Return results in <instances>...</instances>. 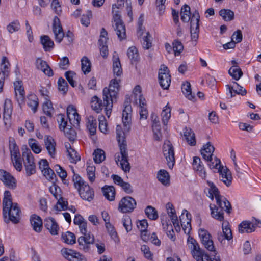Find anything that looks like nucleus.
<instances>
[{
    "instance_id": "f257e3e1",
    "label": "nucleus",
    "mask_w": 261,
    "mask_h": 261,
    "mask_svg": "<svg viewBox=\"0 0 261 261\" xmlns=\"http://www.w3.org/2000/svg\"><path fill=\"white\" fill-rule=\"evenodd\" d=\"M121 127L120 125L116 127L117 139L119 144L121 156L118 155L116 157V162L118 164L120 162V165L121 169L125 172H129L130 169V165L128 160V153L127 151L126 144L125 143V140L124 138V132L121 131Z\"/></svg>"
},
{
    "instance_id": "f03ea898",
    "label": "nucleus",
    "mask_w": 261,
    "mask_h": 261,
    "mask_svg": "<svg viewBox=\"0 0 261 261\" xmlns=\"http://www.w3.org/2000/svg\"><path fill=\"white\" fill-rule=\"evenodd\" d=\"M216 200L218 206L215 204H210L211 215L215 219L219 221H223L224 219L223 211H225L228 214L230 213L231 204L226 198L221 196L219 197H217Z\"/></svg>"
},
{
    "instance_id": "7ed1b4c3",
    "label": "nucleus",
    "mask_w": 261,
    "mask_h": 261,
    "mask_svg": "<svg viewBox=\"0 0 261 261\" xmlns=\"http://www.w3.org/2000/svg\"><path fill=\"white\" fill-rule=\"evenodd\" d=\"M3 215L6 223L11 221L16 224V203L12 202L11 193L8 191L4 192L3 200Z\"/></svg>"
},
{
    "instance_id": "20e7f679",
    "label": "nucleus",
    "mask_w": 261,
    "mask_h": 261,
    "mask_svg": "<svg viewBox=\"0 0 261 261\" xmlns=\"http://www.w3.org/2000/svg\"><path fill=\"white\" fill-rule=\"evenodd\" d=\"M74 185L78 189L79 195L81 197L88 201H91L94 196V191L88 184L82 179L78 174H74L72 178Z\"/></svg>"
},
{
    "instance_id": "39448f33",
    "label": "nucleus",
    "mask_w": 261,
    "mask_h": 261,
    "mask_svg": "<svg viewBox=\"0 0 261 261\" xmlns=\"http://www.w3.org/2000/svg\"><path fill=\"white\" fill-rule=\"evenodd\" d=\"M79 227L80 232L84 235L78 238L79 248L85 252H88L90 249V245L94 243V236L87 233L86 221L79 225Z\"/></svg>"
},
{
    "instance_id": "423d86ee",
    "label": "nucleus",
    "mask_w": 261,
    "mask_h": 261,
    "mask_svg": "<svg viewBox=\"0 0 261 261\" xmlns=\"http://www.w3.org/2000/svg\"><path fill=\"white\" fill-rule=\"evenodd\" d=\"M102 98L103 100L97 96L92 97L91 100V108L97 113L100 112L104 108L106 115L109 117L111 113L113 102L108 98H104V95H103Z\"/></svg>"
},
{
    "instance_id": "0eeeda50",
    "label": "nucleus",
    "mask_w": 261,
    "mask_h": 261,
    "mask_svg": "<svg viewBox=\"0 0 261 261\" xmlns=\"http://www.w3.org/2000/svg\"><path fill=\"white\" fill-rule=\"evenodd\" d=\"M53 31L55 35V41L60 43L64 37L67 38L68 42L71 43L73 40L74 35L72 32L68 31L65 35L59 18L55 16L53 23Z\"/></svg>"
},
{
    "instance_id": "6e6552de",
    "label": "nucleus",
    "mask_w": 261,
    "mask_h": 261,
    "mask_svg": "<svg viewBox=\"0 0 261 261\" xmlns=\"http://www.w3.org/2000/svg\"><path fill=\"white\" fill-rule=\"evenodd\" d=\"M118 4H113L112 6V13L113 14V19L114 22V28L116 32L118 38L122 40L126 38L125 27L120 19L119 11L116 9H119Z\"/></svg>"
},
{
    "instance_id": "1a4fd4ad",
    "label": "nucleus",
    "mask_w": 261,
    "mask_h": 261,
    "mask_svg": "<svg viewBox=\"0 0 261 261\" xmlns=\"http://www.w3.org/2000/svg\"><path fill=\"white\" fill-rule=\"evenodd\" d=\"M211 168L218 169L219 178L227 187L229 186L232 182V176L229 170L227 168H224L220 165V160L215 157V160L212 164H209Z\"/></svg>"
},
{
    "instance_id": "9d476101",
    "label": "nucleus",
    "mask_w": 261,
    "mask_h": 261,
    "mask_svg": "<svg viewBox=\"0 0 261 261\" xmlns=\"http://www.w3.org/2000/svg\"><path fill=\"white\" fill-rule=\"evenodd\" d=\"M120 79H114L111 80L108 87L103 89L104 98H109L113 102L116 101L120 88Z\"/></svg>"
},
{
    "instance_id": "9b49d317",
    "label": "nucleus",
    "mask_w": 261,
    "mask_h": 261,
    "mask_svg": "<svg viewBox=\"0 0 261 261\" xmlns=\"http://www.w3.org/2000/svg\"><path fill=\"white\" fill-rule=\"evenodd\" d=\"M187 245L193 257L196 261L202 260V258L206 254L204 253V251L200 248L196 240L189 236L187 239Z\"/></svg>"
},
{
    "instance_id": "f8f14e48",
    "label": "nucleus",
    "mask_w": 261,
    "mask_h": 261,
    "mask_svg": "<svg viewBox=\"0 0 261 261\" xmlns=\"http://www.w3.org/2000/svg\"><path fill=\"white\" fill-rule=\"evenodd\" d=\"M49 192L58 200L55 208L57 211L65 210L67 208V202L64 201L61 196L62 191L61 188L56 184L53 183L49 188Z\"/></svg>"
},
{
    "instance_id": "ddd939ff",
    "label": "nucleus",
    "mask_w": 261,
    "mask_h": 261,
    "mask_svg": "<svg viewBox=\"0 0 261 261\" xmlns=\"http://www.w3.org/2000/svg\"><path fill=\"white\" fill-rule=\"evenodd\" d=\"M163 152L168 167L172 169L175 163L174 149L170 141H167L163 146Z\"/></svg>"
},
{
    "instance_id": "4468645a",
    "label": "nucleus",
    "mask_w": 261,
    "mask_h": 261,
    "mask_svg": "<svg viewBox=\"0 0 261 261\" xmlns=\"http://www.w3.org/2000/svg\"><path fill=\"white\" fill-rule=\"evenodd\" d=\"M198 234L201 243L205 248L213 254H216L212 236L208 231L204 229L200 228L199 229Z\"/></svg>"
},
{
    "instance_id": "2eb2a0df",
    "label": "nucleus",
    "mask_w": 261,
    "mask_h": 261,
    "mask_svg": "<svg viewBox=\"0 0 261 261\" xmlns=\"http://www.w3.org/2000/svg\"><path fill=\"white\" fill-rule=\"evenodd\" d=\"M200 15L197 10H195L192 14L190 22L191 37L192 40L197 41L199 34Z\"/></svg>"
},
{
    "instance_id": "dca6fc26",
    "label": "nucleus",
    "mask_w": 261,
    "mask_h": 261,
    "mask_svg": "<svg viewBox=\"0 0 261 261\" xmlns=\"http://www.w3.org/2000/svg\"><path fill=\"white\" fill-rule=\"evenodd\" d=\"M159 81L160 86L164 89H167L170 85L171 75L168 67L165 65H162L159 71Z\"/></svg>"
},
{
    "instance_id": "f3484780",
    "label": "nucleus",
    "mask_w": 261,
    "mask_h": 261,
    "mask_svg": "<svg viewBox=\"0 0 261 261\" xmlns=\"http://www.w3.org/2000/svg\"><path fill=\"white\" fill-rule=\"evenodd\" d=\"M136 200L130 196H125L121 199L118 209L122 213L132 212L136 206Z\"/></svg>"
},
{
    "instance_id": "a211bd4d",
    "label": "nucleus",
    "mask_w": 261,
    "mask_h": 261,
    "mask_svg": "<svg viewBox=\"0 0 261 261\" xmlns=\"http://www.w3.org/2000/svg\"><path fill=\"white\" fill-rule=\"evenodd\" d=\"M61 253L68 261H87L84 255L74 250L64 248L61 249Z\"/></svg>"
},
{
    "instance_id": "6ab92c4d",
    "label": "nucleus",
    "mask_w": 261,
    "mask_h": 261,
    "mask_svg": "<svg viewBox=\"0 0 261 261\" xmlns=\"http://www.w3.org/2000/svg\"><path fill=\"white\" fill-rule=\"evenodd\" d=\"M124 106L122 117L123 129L125 132H129L130 129L132 109L130 103L128 101L125 102Z\"/></svg>"
},
{
    "instance_id": "aec40b11",
    "label": "nucleus",
    "mask_w": 261,
    "mask_h": 261,
    "mask_svg": "<svg viewBox=\"0 0 261 261\" xmlns=\"http://www.w3.org/2000/svg\"><path fill=\"white\" fill-rule=\"evenodd\" d=\"M12 111L13 107L11 100L8 99H6L4 105L3 120L6 127L10 126L11 125Z\"/></svg>"
},
{
    "instance_id": "412c9836",
    "label": "nucleus",
    "mask_w": 261,
    "mask_h": 261,
    "mask_svg": "<svg viewBox=\"0 0 261 261\" xmlns=\"http://www.w3.org/2000/svg\"><path fill=\"white\" fill-rule=\"evenodd\" d=\"M222 227V232L217 233V239L221 244H223L225 240H230L232 239V233L228 222H223Z\"/></svg>"
},
{
    "instance_id": "4be33fe9",
    "label": "nucleus",
    "mask_w": 261,
    "mask_h": 261,
    "mask_svg": "<svg viewBox=\"0 0 261 261\" xmlns=\"http://www.w3.org/2000/svg\"><path fill=\"white\" fill-rule=\"evenodd\" d=\"M179 218L183 231L185 233L189 234L191 230V214L186 210H184Z\"/></svg>"
},
{
    "instance_id": "5701e85b",
    "label": "nucleus",
    "mask_w": 261,
    "mask_h": 261,
    "mask_svg": "<svg viewBox=\"0 0 261 261\" xmlns=\"http://www.w3.org/2000/svg\"><path fill=\"white\" fill-rule=\"evenodd\" d=\"M0 180L9 188L15 187V179L9 172L3 169H0Z\"/></svg>"
},
{
    "instance_id": "b1692460",
    "label": "nucleus",
    "mask_w": 261,
    "mask_h": 261,
    "mask_svg": "<svg viewBox=\"0 0 261 261\" xmlns=\"http://www.w3.org/2000/svg\"><path fill=\"white\" fill-rule=\"evenodd\" d=\"M44 141L45 148L47 150L48 154L51 158H54L56 154V143L54 139L51 136L46 135L45 136Z\"/></svg>"
},
{
    "instance_id": "393cba45",
    "label": "nucleus",
    "mask_w": 261,
    "mask_h": 261,
    "mask_svg": "<svg viewBox=\"0 0 261 261\" xmlns=\"http://www.w3.org/2000/svg\"><path fill=\"white\" fill-rule=\"evenodd\" d=\"M226 88L229 90L231 98L235 96L236 94L245 95L247 93L246 89L236 82H233V85H227Z\"/></svg>"
},
{
    "instance_id": "a878e982",
    "label": "nucleus",
    "mask_w": 261,
    "mask_h": 261,
    "mask_svg": "<svg viewBox=\"0 0 261 261\" xmlns=\"http://www.w3.org/2000/svg\"><path fill=\"white\" fill-rule=\"evenodd\" d=\"M36 68L41 70L45 74L48 76H52L54 73L47 62L40 58H37L36 61Z\"/></svg>"
},
{
    "instance_id": "bb28decb",
    "label": "nucleus",
    "mask_w": 261,
    "mask_h": 261,
    "mask_svg": "<svg viewBox=\"0 0 261 261\" xmlns=\"http://www.w3.org/2000/svg\"><path fill=\"white\" fill-rule=\"evenodd\" d=\"M214 147L210 143L208 142L203 146V148L201 150V154L204 160L207 161H210L212 164L213 162V155L214 151Z\"/></svg>"
},
{
    "instance_id": "cd10ccee",
    "label": "nucleus",
    "mask_w": 261,
    "mask_h": 261,
    "mask_svg": "<svg viewBox=\"0 0 261 261\" xmlns=\"http://www.w3.org/2000/svg\"><path fill=\"white\" fill-rule=\"evenodd\" d=\"M44 226L52 235L58 234L59 226L53 218H46L44 220Z\"/></svg>"
},
{
    "instance_id": "c85d7f7f",
    "label": "nucleus",
    "mask_w": 261,
    "mask_h": 261,
    "mask_svg": "<svg viewBox=\"0 0 261 261\" xmlns=\"http://www.w3.org/2000/svg\"><path fill=\"white\" fill-rule=\"evenodd\" d=\"M193 168L195 170L200 176L202 178H204L206 177L205 171L204 170L203 165L200 158L195 156L193 158Z\"/></svg>"
},
{
    "instance_id": "c756f323",
    "label": "nucleus",
    "mask_w": 261,
    "mask_h": 261,
    "mask_svg": "<svg viewBox=\"0 0 261 261\" xmlns=\"http://www.w3.org/2000/svg\"><path fill=\"white\" fill-rule=\"evenodd\" d=\"M65 147L68 153V156L70 162L73 164H76L78 161H80L81 157L77 152L72 148L69 143L65 144Z\"/></svg>"
},
{
    "instance_id": "7c9ffc66",
    "label": "nucleus",
    "mask_w": 261,
    "mask_h": 261,
    "mask_svg": "<svg viewBox=\"0 0 261 261\" xmlns=\"http://www.w3.org/2000/svg\"><path fill=\"white\" fill-rule=\"evenodd\" d=\"M255 226L251 222L244 221L239 225V232L240 233H251L255 231Z\"/></svg>"
},
{
    "instance_id": "2f4dec72",
    "label": "nucleus",
    "mask_w": 261,
    "mask_h": 261,
    "mask_svg": "<svg viewBox=\"0 0 261 261\" xmlns=\"http://www.w3.org/2000/svg\"><path fill=\"white\" fill-rule=\"evenodd\" d=\"M16 144L14 138L9 139V150L13 166L16 169Z\"/></svg>"
},
{
    "instance_id": "473e14b6",
    "label": "nucleus",
    "mask_w": 261,
    "mask_h": 261,
    "mask_svg": "<svg viewBox=\"0 0 261 261\" xmlns=\"http://www.w3.org/2000/svg\"><path fill=\"white\" fill-rule=\"evenodd\" d=\"M31 224L33 229L36 232H40L42 228V221L41 218L36 215H33L30 218Z\"/></svg>"
},
{
    "instance_id": "72a5a7b5",
    "label": "nucleus",
    "mask_w": 261,
    "mask_h": 261,
    "mask_svg": "<svg viewBox=\"0 0 261 261\" xmlns=\"http://www.w3.org/2000/svg\"><path fill=\"white\" fill-rule=\"evenodd\" d=\"M40 41L45 51H50L54 48V43L49 36H42L40 38Z\"/></svg>"
},
{
    "instance_id": "f704fd0d",
    "label": "nucleus",
    "mask_w": 261,
    "mask_h": 261,
    "mask_svg": "<svg viewBox=\"0 0 261 261\" xmlns=\"http://www.w3.org/2000/svg\"><path fill=\"white\" fill-rule=\"evenodd\" d=\"M28 105L34 113H36L39 105V100L35 94L30 93L28 95Z\"/></svg>"
},
{
    "instance_id": "c9c22d12",
    "label": "nucleus",
    "mask_w": 261,
    "mask_h": 261,
    "mask_svg": "<svg viewBox=\"0 0 261 261\" xmlns=\"http://www.w3.org/2000/svg\"><path fill=\"white\" fill-rule=\"evenodd\" d=\"M184 136L188 144L191 146L196 145L195 134L190 128L185 127L184 130Z\"/></svg>"
},
{
    "instance_id": "e433bc0d",
    "label": "nucleus",
    "mask_w": 261,
    "mask_h": 261,
    "mask_svg": "<svg viewBox=\"0 0 261 261\" xmlns=\"http://www.w3.org/2000/svg\"><path fill=\"white\" fill-rule=\"evenodd\" d=\"M190 7L188 5H184L181 9V19L184 22H188L191 21V13Z\"/></svg>"
},
{
    "instance_id": "4c0bfd02",
    "label": "nucleus",
    "mask_w": 261,
    "mask_h": 261,
    "mask_svg": "<svg viewBox=\"0 0 261 261\" xmlns=\"http://www.w3.org/2000/svg\"><path fill=\"white\" fill-rule=\"evenodd\" d=\"M158 180L164 186H168L170 184V176L167 171L161 169L157 174Z\"/></svg>"
},
{
    "instance_id": "58836bf2",
    "label": "nucleus",
    "mask_w": 261,
    "mask_h": 261,
    "mask_svg": "<svg viewBox=\"0 0 261 261\" xmlns=\"http://www.w3.org/2000/svg\"><path fill=\"white\" fill-rule=\"evenodd\" d=\"M138 100L139 103L140 119H146L148 116V111L146 108L145 99L143 97L140 96Z\"/></svg>"
},
{
    "instance_id": "ea45409f",
    "label": "nucleus",
    "mask_w": 261,
    "mask_h": 261,
    "mask_svg": "<svg viewBox=\"0 0 261 261\" xmlns=\"http://www.w3.org/2000/svg\"><path fill=\"white\" fill-rule=\"evenodd\" d=\"M113 70L114 74L118 76H120L122 73V69L118 56H113Z\"/></svg>"
},
{
    "instance_id": "a19ab883",
    "label": "nucleus",
    "mask_w": 261,
    "mask_h": 261,
    "mask_svg": "<svg viewBox=\"0 0 261 261\" xmlns=\"http://www.w3.org/2000/svg\"><path fill=\"white\" fill-rule=\"evenodd\" d=\"M105 197L109 201H113L115 196V190L113 186H105L102 188Z\"/></svg>"
},
{
    "instance_id": "79ce46f5",
    "label": "nucleus",
    "mask_w": 261,
    "mask_h": 261,
    "mask_svg": "<svg viewBox=\"0 0 261 261\" xmlns=\"http://www.w3.org/2000/svg\"><path fill=\"white\" fill-rule=\"evenodd\" d=\"M22 158L24 166L35 164L34 156L29 149H27L22 152Z\"/></svg>"
},
{
    "instance_id": "37998d69",
    "label": "nucleus",
    "mask_w": 261,
    "mask_h": 261,
    "mask_svg": "<svg viewBox=\"0 0 261 261\" xmlns=\"http://www.w3.org/2000/svg\"><path fill=\"white\" fill-rule=\"evenodd\" d=\"M207 184L210 187V189L208 190V197L210 198H211L212 200H213L214 198L215 197L216 199L217 197H219L221 196L219 194L218 189L213 182L207 181Z\"/></svg>"
},
{
    "instance_id": "c03bdc74",
    "label": "nucleus",
    "mask_w": 261,
    "mask_h": 261,
    "mask_svg": "<svg viewBox=\"0 0 261 261\" xmlns=\"http://www.w3.org/2000/svg\"><path fill=\"white\" fill-rule=\"evenodd\" d=\"M81 69L85 74L91 71V63L90 60L86 56H84L81 60Z\"/></svg>"
},
{
    "instance_id": "a18cd8bd",
    "label": "nucleus",
    "mask_w": 261,
    "mask_h": 261,
    "mask_svg": "<svg viewBox=\"0 0 261 261\" xmlns=\"http://www.w3.org/2000/svg\"><path fill=\"white\" fill-rule=\"evenodd\" d=\"M181 90L183 94L188 99L192 100L194 98V96L192 94L191 92V85L189 82H186L182 84Z\"/></svg>"
},
{
    "instance_id": "49530a36",
    "label": "nucleus",
    "mask_w": 261,
    "mask_h": 261,
    "mask_svg": "<svg viewBox=\"0 0 261 261\" xmlns=\"http://www.w3.org/2000/svg\"><path fill=\"white\" fill-rule=\"evenodd\" d=\"M219 15L224 20L227 21L232 20L234 19V12L229 9L221 10L219 11Z\"/></svg>"
},
{
    "instance_id": "de8ad7c7",
    "label": "nucleus",
    "mask_w": 261,
    "mask_h": 261,
    "mask_svg": "<svg viewBox=\"0 0 261 261\" xmlns=\"http://www.w3.org/2000/svg\"><path fill=\"white\" fill-rule=\"evenodd\" d=\"M229 74L236 80H239L243 75L241 69L238 66H233L229 70Z\"/></svg>"
},
{
    "instance_id": "09e8293b",
    "label": "nucleus",
    "mask_w": 261,
    "mask_h": 261,
    "mask_svg": "<svg viewBox=\"0 0 261 261\" xmlns=\"http://www.w3.org/2000/svg\"><path fill=\"white\" fill-rule=\"evenodd\" d=\"M87 129L91 135H94L96 131L97 121L93 117H90L88 119L87 125Z\"/></svg>"
},
{
    "instance_id": "8fccbe9b",
    "label": "nucleus",
    "mask_w": 261,
    "mask_h": 261,
    "mask_svg": "<svg viewBox=\"0 0 261 261\" xmlns=\"http://www.w3.org/2000/svg\"><path fill=\"white\" fill-rule=\"evenodd\" d=\"M90 164L89 162L87 163L86 171L88 179L92 183L95 179V167Z\"/></svg>"
},
{
    "instance_id": "3c124183",
    "label": "nucleus",
    "mask_w": 261,
    "mask_h": 261,
    "mask_svg": "<svg viewBox=\"0 0 261 261\" xmlns=\"http://www.w3.org/2000/svg\"><path fill=\"white\" fill-rule=\"evenodd\" d=\"M28 143L29 146L35 153L38 154L41 152L42 150L41 147L36 139L33 138L29 139Z\"/></svg>"
},
{
    "instance_id": "603ef678",
    "label": "nucleus",
    "mask_w": 261,
    "mask_h": 261,
    "mask_svg": "<svg viewBox=\"0 0 261 261\" xmlns=\"http://www.w3.org/2000/svg\"><path fill=\"white\" fill-rule=\"evenodd\" d=\"M93 159L95 163H100L105 160L106 156L103 150L101 149H97L94 151Z\"/></svg>"
},
{
    "instance_id": "864d4df0",
    "label": "nucleus",
    "mask_w": 261,
    "mask_h": 261,
    "mask_svg": "<svg viewBox=\"0 0 261 261\" xmlns=\"http://www.w3.org/2000/svg\"><path fill=\"white\" fill-rule=\"evenodd\" d=\"M161 116L162 117V122L164 125H166L168 121L171 117V108L167 104L161 113Z\"/></svg>"
},
{
    "instance_id": "5fc2aeb1",
    "label": "nucleus",
    "mask_w": 261,
    "mask_h": 261,
    "mask_svg": "<svg viewBox=\"0 0 261 261\" xmlns=\"http://www.w3.org/2000/svg\"><path fill=\"white\" fill-rule=\"evenodd\" d=\"M166 209L167 211V213L170 217L172 222H175L176 221H177L178 218L176 214L175 210L173 207V205L172 203L168 202L166 204Z\"/></svg>"
},
{
    "instance_id": "6e6d98bb",
    "label": "nucleus",
    "mask_w": 261,
    "mask_h": 261,
    "mask_svg": "<svg viewBox=\"0 0 261 261\" xmlns=\"http://www.w3.org/2000/svg\"><path fill=\"white\" fill-rule=\"evenodd\" d=\"M43 111L44 113L49 117L53 116L54 109L51 102L50 100H46L43 105Z\"/></svg>"
},
{
    "instance_id": "4d7b16f0",
    "label": "nucleus",
    "mask_w": 261,
    "mask_h": 261,
    "mask_svg": "<svg viewBox=\"0 0 261 261\" xmlns=\"http://www.w3.org/2000/svg\"><path fill=\"white\" fill-rule=\"evenodd\" d=\"M63 241L68 244H73L75 243L76 238L74 233L67 231L62 235Z\"/></svg>"
},
{
    "instance_id": "13d9d810",
    "label": "nucleus",
    "mask_w": 261,
    "mask_h": 261,
    "mask_svg": "<svg viewBox=\"0 0 261 261\" xmlns=\"http://www.w3.org/2000/svg\"><path fill=\"white\" fill-rule=\"evenodd\" d=\"M127 56L131 60L132 63L136 62L139 59L138 50L135 46L130 47L127 50Z\"/></svg>"
},
{
    "instance_id": "bf43d9fd",
    "label": "nucleus",
    "mask_w": 261,
    "mask_h": 261,
    "mask_svg": "<svg viewBox=\"0 0 261 261\" xmlns=\"http://www.w3.org/2000/svg\"><path fill=\"white\" fill-rule=\"evenodd\" d=\"M145 214L151 220H156L158 218V214L156 210L151 206H148L145 210Z\"/></svg>"
},
{
    "instance_id": "052dcab7",
    "label": "nucleus",
    "mask_w": 261,
    "mask_h": 261,
    "mask_svg": "<svg viewBox=\"0 0 261 261\" xmlns=\"http://www.w3.org/2000/svg\"><path fill=\"white\" fill-rule=\"evenodd\" d=\"M10 64L6 57H3L1 64L0 73H4V76L8 75V69Z\"/></svg>"
},
{
    "instance_id": "680f3d73",
    "label": "nucleus",
    "mask_w": 261,
    "mask_h": 261,
    "mask_svg": "<svg viewBox=\"0 0 261 261\" xmlns=\"http://www.w3.org/2000/svg\"><path fill=\"white\" fill-rule=\"evenodd\" d=\"M173 50L174 52L175 56H178L183 50L184 46L181 42L178 40H175L172 43Z\"/></svg>"
},
{
    "instance_id": "e2e57ef3",
    "label": "nucleus",
    "mask_w": 261,
    "mask_h": 261,
    "mask_svg": "<svg viewBox=\"0 0 261 261\" xmlns=\"http://www.w3.org/2000/svg\"><path fill=\"white\" fill-rule=\"evenodd\" d=\"M17 86H19V88L17 89V90L19 91L20 95L19 105L21 106L22 104L24 103L25 101V91L21 81H17Z\"/></svg>"
},
{
    "instance_id": "0e129e2a",
    "label": "nucleus",
    "mask_w": 261,
    "mask_h": 261,
    "mask_svg": "<svg viewBox=\"0 0 261 261\" xmlns=\"http://www.w3.org/2000/svg\"><path fill=\"white\" fill-rule=\"evenodd\" d=\"M75 76V73L72 71H68L65 73L66 79L70 85L73 87H75L76 86V82L74 81Z\"/></svg>"
},
{
    "instance_id": "69168bd1",
    "label": "nucleus",
    "mask_w": 261,
    "mask_h": 261,
    "mask_svg": "<svg viewBox=\"0 0 261 261\" xmlns=\"http://www.w3.org/2000/svg\"><path fill=\"white\" fill-rule=\"evenodd\" d=\"M106 227L112 239H113L115 242H118L119 239L117 233L115 231L114 227L111 224H108V225H106Z\"/></svg>"
},
{
    "instance_id": "338daca9",
    "label": "nucleus",
    "mask_w": 261,
    "mask_h": 261,
    "mask_svg": "<svg viewBox=\"0 0 261 261\" xmlns=\"http://www.w3.org/2000/svg\"><path fill=\"white\" fill-rule=\"evenodd\" d=\"M63 130L66 136L70 141H73L75 139L76 133L75 130L71 128V126L69 125V126L67 127Z\"/></svg>"
},
{
    "instance_id": "774afa93",
    "label": "nucleus",
    "mask_w": 261,
    "mask_h": 261,
    "mask_svg": "<svg viewBox=\"0 0 261 261\" xmlns=\"http://www.w3.org/2000/svg\"><path fill=\"white\" fill-rule=\"evenodd\" d=\"M58 89L59 91L66 93L68 91V84L66 81L62 77H60L58 81Z\"/></svg>"
}]
</instances>
